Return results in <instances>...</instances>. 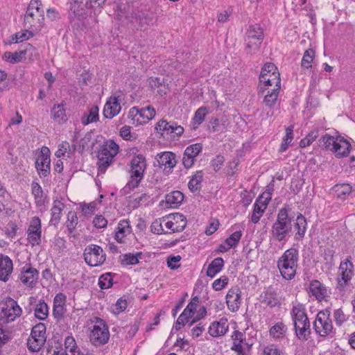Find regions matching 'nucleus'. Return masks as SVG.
<instances>
[{"label": "nucleus", "instance_id": "1", "mask_svg": "<svg viewBox=\"0 0 355 355\" xmlns=\"http://www.w3.org/2000/svg\"><path fill=\"white\" fill-rule=\"evenodd\" d=\"M93 8L91 0H73L71 6L73 25L82 31L92 28L98 23Z\"/></svg>", "mask_w": 355, "mask_h": 355}, {"label": "nucleus", "instance_id": "2", "mask_svg": "<svg viewBox=\"0 0 355 355\" xmlns=\"http://www.w3.org/2000/svg\"><path fill=\"white\" fill-rule=\"evenodd\" d=\"M44 25V11L39 0H31L24 15V26L26 28L39 32Z\"/></svg>", "mask_w": 355, "mask_h": 355}, {"label": "nucleus", "instance_id": "3", "mask_svg": "<svg viewBox=\"0 0 355 355\" xmlns=\"http://www.w3.org/2000/svg\"><path fill=\"white\" fill-rule=\"evenodd\" d=\"M298 252L295 248L286 250L277 261V267L285 279H293L297 268Z\"/></svg>", "mask_w": 355, "mask_h": 355}, {"label": "nucleus", "instance_id": "4", "mask_svg": "<svg viewBox=\"0 0 355 355\" xmlns=\"http://www.w3.org/2000/svg\"><path fill=\"white\" fill-rule=\"evenodd\" d=\"M291 315L297 338L302 341L307 340L311 335V328L304 309L301 306H293Z\"/></svg>", "mask_w": 355, "mask_h": 355}, {"label": "nucleus", "instance_id": "5", "mask_svg": "<svg viewBox=\"0 0 355 355\" xmlns=\"http://www.w3.org/2000/svg\"><path fill=\"white\" fill-rule=\"evenodd\" d=\"M130 179L125 187V189L132 190L137 187L144 178V171L146 168V160L144 155L139 154L134 156L130 162Z\"/></svg>", "mask_w": 355, "mask_h": 355}, {"label": "nucleus", "instance_id": "6", "mask_svg": "<svg viewBox=\"0 0 355 355\" xmlns=\"http://www.w3.org/2000/svg\"><path fill=\"white\" fill-rule=\"evenodd\" d=\"M292 230V220L288 216V209L283 207L279 209L276 221L273 223L271 234L274 239L282 241Z\"/></svg>", "mask_w": 355, "mask_h": 355}, {"label": "nucleus", "instance_id": "7", "mask_svg": "<svg viewBox=\"0 0 355 355\" xmlns=\"http://www.w3.org/2000/svg\"><path fill=\"white\" fill-rule=\"evenodd\" d=\"M119 150V145L113 140L109 139L103 143L98 153V174L105 173L107 168L112 163Z\"/></svg>", "mask_w": 355, "mask_h": 355}, {"label": "nucleus", "instance_id": "8", "mask_svg": "<svg viewBox=\"0 0 355 355\" xmlns=\"http://www.w3.org/2000/svg\"><path fill=\"white\" fill-rule=\"evenodd\" d=\"M200 299L198 296L193 297L188 304L183 312L178 318L175 324V329H180L184 324L189 322L190 318H193L190 325L193 324L197 320L201 319L206 314V309L204 306L201 307L195 316L196 309L199 306Z\"/></svg>", "mask_w": 355, "mask_h": 355}, {"label": "nucleus", "instance_id": "9", "mask_svg": "<svg viewBox=\"0 0 355 355\" xmlns=\"http://www.w3.org/2000/svg\"><path fill=\"white\" fill-rule=\"evenodd\" d=\"M281 87L280 74L277 67L270 62L266 63L259 76V88L264 91L268 87Z\"/></svg>", "mask_w": 355, "mask_h": 355}, {"label": "nucleus", "instance_id": "10", "mask_svg": "<svg viewBox=\"0 0 355 355\" xmlns=\"http://www.w3.org/2000/svg\"><path fill=\"white\" fill-rule=\"evenodd\" d=\"M263 40V31L258 24L249 26L245 39V51L248 54L257 53Z\"/></svg>", "mask_w": 355, "mask_h": 355}, {"label": "nucleus", "instance_id": "11", "mask_svg": "<svg viewBox=\"0 0 355 355\" xmlns=\"http://www.w3.org/2000/svg\"><path fill=\"white\" fill-rule=\"evenodd\" d=\"M156 131L162 137L168 140H175L182 136L184 128L174 121L168 122L164 119L159 120L155 126Z\"/></svg>", "mask_w": 355, "mask_h": 355}, {"label": "nucleus", "instance_id": "12", "mask_svg": "<svg viewBox=\"0 0 355 355\" xmlns=\"http://www.w3.org/2000/svg\"><path fill=\"white\" fill-rule=\"evenodd\" d=\"M46 326L44 323L35 325L28 339L27 346L30 351L36 352L40 351L46 342Z\"/></svg>", "mask_w": 355, "mask_h": 355}, {"label": "nucleus", "instance_id": "13", "mask_svg": "<svg viewBox=\"0 0 355 355\" xmlns=\"http://www.w3.org/2000/svg\"><path fill=\"white\" fill-rule=\"evenodd\" d=\"M121 17H124L130 23L138 24L143 26L150 21L148 15L135 8L132 5H123L120 6Z\"/></svg>", "mask_w": 355, "mask_h": 355}, {"label": "nucleus", "instance_id": "14", "mask_svg": "<svg viewBox=\"0 0 355 355\" xmlns=\"http://www.w3.org/2000/svg\"><path fill=\"white\" fill-rule=\"evenodd\" d=\"M330 315L331 312L327 309L320 311L317 314L313 326L316 334L320 336L325 337L333 331V324Z\"/></svg>", "mask_w": 355, "mask_h": 355}, {"label": "nucleus", "instance_id": "15", "mask_svg": "<svg viewBox=\"0 0 355 355\" xmlns=\"http://www.w3.org/2000/svg\"><path fill=\"white\" fill-rule=\"evenodd\" d=\"M110 338V331L107 325L102 320H98L93 326L89 339L95 346H100L107 343Z\"/></svg>", "mask_w": 355, "mask_h": 355}, {"label": "nucleus", "instance_id": "16", "mask_svg": "<svg viewBox=\"0 0 355 355\" xmlns=\"http://www.w3.org/2000/svg\"><path fill=\"white\" fill-rule=\"evenodd\" d=\"M83 256L85 262L92 267L102 265L106 259V254L103 248L93 244L85 248Z\"/></svg>", "mask_w": 355, "mask_h": 355}, {"label": "nucleus", "instance_id": "17", "mask_svg": "<svg viewBox=\"0 0 355 355\" xmlns=\"http://www.w3.org/2000/svg\"><path fill=\"white\" fill-rule=\"evenodd\" d=\"M165 229L167 234L179 232L182 231L187 225L184 216L180 213H175L164 216Z\"/></svg>", "mask_w": 355, "mask_h": 355}, {"label": "nucleus", "instance_id": "18", "mask_svg": "<svg viewBox=\"0 0 355 355\" xmlns=\"http://www.w3.org/2000/svg\"><path fill=\"white\" fill-rule=\"evenodd\" d=\"M1 313L7 322H12L21 315L22 310L17 301L8 297L3 303Z\"/></svg>", "mask_w": 355, "mask_h": 355}, {"label": "nucleus", "instance_id": "19", "mask_svg": "<svg viewBox=\"0 0 355 355\" xmlns=\"http://www.w3.org/2000/svg\"><path fill=\"white\" fill-rule=\"evenodd\" d=\"M129 114L134 121H137V124H144L155 117V110L150 105L141 109L133 107L130 110Z\"/></svg>", "mask_w": 355, "mask_h": 355}, {"label": "nucleus", "instance_id": "20", "mask_svg": "<svg viewBox=\"0 0 355 355\" xmlns=\"http://www.w3.org/2000/svg\"><path fill=\"white\" fill-rule=\"evenodd\" d=\"M202 150V146L201 144L196 143L190 145L186 148L184 151L182 157V164L186 168H191L198 156Z\"/></svg>", "mask_w": 355, "mask_h": 355}, {"label": "nucleus", "instance_id": "21", "mask_svg": "<svg viewBox=\"0 0 355 355\" xmlns=\"http://www.w3.org/2000/svg\"><path fill=\"white\" fill-rule=\"evenodd\" d=\"M50 157L48 148H42L36 159V168L40 177H46L50 172Z\"/></svg>", "mask_w": 355, "mask_h": 355}, {"label": "nucleus", "instance_id": "22", "mask_svg": "<svg viewBox=\"0 0 355 355\" xmlns=\"http://www.w3.org/2000/svg\"><path fill=\"white\" fill-rule=\"evenodd\" d=\"M353 268V263L348 259L341 261L339 267V275L341 278L338 279L340 289H343L352 279Z\"/></svg>", "mask_w": 355, "mask_h": 355}, {"label": "nucleus", "instance_id": "23", "mask_svg": "<svg viewBox=\"0 0 355 355\" xmlns=\"http://www.w3.org/2000/svg\"><path fill=\"white\" fill-rule=\"evenodd\" d=\"M39 277V272L36 268L31 266V264H26L21 268L20 273V280L21 282L29 287H33L37 282Z\"/></svg>", "mask_w": 355, "mask_h": 355}, {"label": "nucleus", "instance_id": "24", "mask_svg": "<svg viewBox=\"0 0 355 355\" xmlns=\"http://www.w3.org/2000/svg\"><path fill=\"white\" fill-rule=\"evenodd\" d=\"M232 340V345L231 349L236 352L237 355H245L244 352L245 347L248 346L246 343V337L245 334L235 330L231 336Z\"/></svg>", "mask_w": 355, "mask_h": 355}, {"label": "nucleus", "instance_id": "25", "mask_svg": "<svg viewBox=\"0 0 355 355\" xmlns=\"http://www.w3.org/2000/svg\"><path fill=\"white\" fill-rule=\"evenodd\" d=\"M280 89L281 87H269L268 89L264 91H260V88H259L258 94L263 97V104L270 109L274 107L277 101Z\"/></svg>", "mask_w": 355, "mask_h": 355}, {"label": "nucleus", "instance_id": "26", "mask_svg": "<svg viewBox=\"0 0 355 355\" xmlns=\"http://www.w3.org/2000/svg\"><path fill=\"white\" fill-rule=\"evenodd\" d=\"M121 110V107L118 97L111 96L104 106L103 115L106 119H111L119 114Z\"/></svg>", "mask_w": 355, "mask_h": 355}, {"label": "nucleus", "instance_id": "27", "mask_svg": "<svg viewBox=\"0 0 355 355\" xmlns=\"http://www.w3.org/2000/svg\"><path fill=\"white\" fill-rule=\"evenodd\" d=\"M13 263L11 259L3 254H0V281L6 282L12 272Z\"/></svg>", "mask_w": 355, "mask_h": 355}, {"label": "nucleus", "instance_id": "28", "mask_svg": "<svg viewBox=\"0 0 355 355\" xmlns=\"http://www.w3.org/2000/svg\"><path fill=\"white\" fill-rule=\"evenodd\" d=\"M239 288H231L226 295V303L228 309L235 312L239 310L241 304V295Z\"/></svg>", "mask_w": 355, "mask_h": 355}, {"label": "nucleus", "instance_id": "29", "mask_svg": "<svg viewBox=\"0 0 355 355\" xmlns=\"http://www.w3.org/2000/svg\"><path fill=\"white\" fill-rule=\"evenodd\" d=\"M228 330L227 320L222 318L219 321H215L209 327V334L213 337L223 336Z\"/></svg>", "mask_w": 355, "mask_h": 355}, {"label": "nucleus", "instance_id": "30", "mask_svg": "<svg viewBox=\"0 0 355 355\" xmlns=\"http://www.w3.org/2000/svg\"><path fill=\"white\" fill-rule=\"evenodd\" d=\"M65 207V204L62 202V199L56 198L53 200V207L51 208V218L49 221L50 225L56 226L60 221L62 217V211Z\"/></svg>", "mask_w": 355, "mask_h": 355}, {"label": "nucleus", "instance_id": "31", "mask_svg": "<svg viewBox=\"0 0 355 355\" xmlns=\"http://www.w3.org/2000/svg\"><path fill=\"white\" fill-rule=\"evenodd\" d=\"M157 160L161 166H164V168H173L177 164L176 155L172 152H163L157 154Z\"/></svg>", "mask_w": 355, "mask_h": 355}, {"label": "nucleus", "instance_id": "32", "mask_svg": "<svg viewBox=\"0 0 355 355\" xmlns=\"http://www.w3.org/2000/svg\"><path fill=\"white\" fill-rule=\"evenodd\" d=\"M34 50V47L33 45L30 44H26L25 46V49L24 50H21L19 52H6L3 54V58L10 63H17L21 61L23 58H24L25 55L27 52L31 51Z\"/></svg>", "mask_w": 355, "mask_h": 355}, {"label": "nucleus", "instance_id": "33", "mask_svg": "<svg viewBox=\"0 0 355 355\" xmlns=\"http://www.w3.org/2000/svg\"><path fill=\"white\" fill-rule=\"evenodd\" d=\"M309 293L319 301L327 296L326 287L318 280H313L309 284Z\"/></svg>", "mask_w": 355, "mask_h": 355}, {"label": "nucleus", "instance_id": "34", "mask_svg": "<svg viewBox=\"0 0 355 355\" xmlns=\"http://www.w3.org/2000/svg\"><path fill=\"white\" fill-rule=\"evenodd\" d=\"M350 148V144L343 137L338 136L335 148H333V153L337 157L341 158L347 157L349 155Z\"/></svg>", "mask_w": 355, "mask_h": 355}, {"label": "nucleus", "instance_id": "35", "mask_svg": "<svg viewBox=\"0 0 355 355\" xmlns=\"http://www.w3.org/2000/svg\"><path fill=\"white\" fill-rule=\"evenodd\" d=\"M64 355H89L87 354H85L80 350L73 336H68L66 337L64 339Z\"/></svg>", "mask_w": 355, "mask_h": 355}, {"label": "nucleus", "instance_id": "36", "mask_svg": "<svg viewBox=\"0 0 355 355\" xmlns=\"http://www.w3.org/2000/svg\"><path fill=\"white\" fill-rule=\"evenodd\" d=\"M116 230L115 239L119 243H123L124 238L131 232L129 222L126 220H121L118 224Z\"/></svg>", "mask_w": 355, "mask_h": 355}, {"label": "nucleus", "instance_id": "37", "mask_svg": "<svg viewBox=\"0 0 355 355\" xmlns=\"http://www.w3.org/2000/svg\"><path fill=\"white\" fill-rule=\"evenodd\" d=\"M267 207L266 203H263L261 202V199H257L256 200L251 217V221L253 223H257L259 221Z\"/></svg>", "mask_w": 355, "mask_h": 355}, {"label": "nucleus", "instance_id": "38", "mask_svg": "<svg viewBox=\"0 0 355 355\" xmlns=\"http://www.w3.org/2000/svg\"><path fill=\"white\" fill-rule=\"evenodd\" d=\"M166 203L171 207H178L184 200V195L180 191H174L166 196Z\"/></svg>", "mask_w": 355, "mask_h": 355}, {"label": "nucleus", "instance_id": "39", "mask_svg": "<svg viewBox=\"0 0 355 355\" xmlns=\"http://www.w3.org/2000/svg\"><path fill=\"white\" fill-rule=\"evenodd\" d=\"M223 266L224 261L221 257L214 259L207 268V275L210 277H214L223 269Z\"/></svg>", "mask_w": 355, "mask_h": 355}, {"label": "nucleus", "instance_id": "40", "mask_svg": "<svg viewBox=\"0 0 355 355\" xmlns=\"http://www.w3.org/2000/svg\"><path fill=\"white\" fill-rule=\"evenodd\" d=\"M51 113L52 119L58 123H64L67 119L62 104L55 105Z\"/></svg>", "mask_w": 355, "mask_h": 355}, {"label": "nucleus", "instance_id": "41", "mask_svg": "<svg viewBox=\"0 0 355 355\" xmlns=\"http://www.w3.org/2000/svg\"><path fill=\"white\" fill-rule=\"evenodd\" d=\"M287 331L286 326L282 322H279L274 324L270 329V335L275 339L284 338Z\"/></svg>", "mask_w": 355, "mask_h": 355}, {"label": "nucleus", "instance_id": "42", "mask_svg": "<svg viewBox=\"0 0 355 355\" xmlns=\"http://www.w3.org/2000/svg\"><path fill=\"white\" fill-rule=\"evenodd\" d=\"M306 225L307 223L304 216L302 214L297 216L295 224V228L297 230V232L296 233L297 239H300L304 237L306 230Z\"/></svg>", "mask_w": 355, "mask_h": 355}, {"label": "nucleus", "instance_id": "43", "mask_svg": "<svg viewBox=\"0 0 355 355\" xmlns=\"http://www.w3.org/2000/svg\"><path fill=\"white\" fill-rule=\"evenodd\" d=\"M49 314V308L47 304L42 300H40L35 309V315L37 318L43 320H45Z\"/></svg>", "mask_w": 355, "mask_h": 355}, {"label": "nucleus", "instance_id": "44", "mask_svg": "<svg viewBox=\"0 0 355 355\" xmlns=\"http://www.w3.org/2000/svg\"><path fill=\"white\" fill-rule=\"evenodd\" d=\"M202 178V171H196L188 183L189 189L193 192L198 191L200 189Z\"/></svg>", "mask_w": 355, "mask_h": 355}, {"label": "nucleus", "instance_id": "45", "mask_svg": "<svg viewBox=\"0 0 355 355\" xmlns=\"http://www.w3.org/2000/svg\"><path fill=\"white\" fill-rule=\"evenodd\" d=\"M98 119V107L93 106L89 112L88 114H84L82 116V123L83 125H88L90 123L96 122Z\"/></svg>", "mask_w": 355, "mask_h": 355}, {"label": "nucleus", "instance_id": "46", "mask_svg": "<svg viewBox=\"0 0 355 355\" xmlns=\"http://www.w3.org/2000/svg\"><path fill=\"white\" fill-rule=\"evenodd\" d=\"M37 32H34L33 30H29L26 28V30L18 32L14 34L12 36V43H18L21 42L25 40H28L30 37H32L35 33Z\"/></svg>", "mask_w": 355, "mask_h": 355}, {"label": "nucleus", "instance_id": "47", "mask_svg": "<svg viewBox=\"0 0 355 355\" xmlns=\"http://www.w3.org/2000/svg\"><path fill=\"white\" fill-rule=\"evenodd\" d=\"M315 57V51L311 49H307L305 51L302 62H301V66L303 69H309L312 66V62L313 61Z\"/></svg>", "mask_w": 355, "mask_h": 355}, {"label": "nucleus", "instance_id": "48", "mask_svg": "<svg viewBox=\"0 0 355 355\" xmlns=\"http://www.w3.org/2000/svg\"><path fill=\"white\" fill-rule=\"evenodd\" d=\"M78 222V218L76 213L73 211H69L67 214V220L65 223V225L70 234H71L76 229Z\"/></svg>", "mask_w": 355, "mask_h": 355}, {"label": "nucleus", "instance_id": "49", "mask_svg": "<svg viewBox=\"0 0 355 355\" xmlns=\"http://www.w3.org/2000/svg\"><path fill=\"white\" fill-rule=\"evenodd\" d=\"M164 223V217L155 220L150 225L151 232L157 234H167V230L165 229Z\"/></svg>", "mask_w": 355, "mask_h": 355}, {"label": "nucleus", "instance_id": "50", "mask_svg": "<svg viewBox=\"0 0 355 355\" xmlns=\"http://www.w3.org/2000/svg\"><path fill=\"white\" fill-rule=\"evenodd\" d=\"M242 236L241 231H236L226 239L225 243L228 248H232L236 247Z\"/></svg>", "mask_w": 355, "mask_h": 355}, {"label": "nucleus", "instance_id": "51", "mask_svg": "<svg viewBox=\"0 0 355 355\" xmlns=\"http://www.w3.org/2000/svg\"><path fill=\"white\" fill-rule=\"evenodd\" d=\"M226 117L223 116L220 119H214L211 122L212 130L214 132H223L227 128Z\"/></svg>", "mask_w": 355, "mask_h": 355}, {"label": "nucleus", "instance_id": "52", "mask_svg": "<svg viewBox=\"0 0 355 355\" xmlns=\"http://www.w3.org/2000/svg\"><path fill=\"white\" fill-rule=\"evenodd\" d=\"M207 109L205 107H201L198 108L194 114L193 118V123L199 125H200L205 120L206 115L207 114Z\"/></svg>", "mask_w": 355, "mask_h": 355}, {"label": "nucleus", "instance_id": "53", "mask_svg": "<svg viewBox=\"0 0 355 355\" xmlns=\"http://www.w3.org/2000/svg\"><path fill=\"white\" fill-rule=\"evenodd\" d=\"M322 141L324 148L333 152V148H335L336 142L338 141V137H335L326 134L322 137Z\"/></svg>", "mask_w": 355, "mask_h": 355}, {"label": "nucleus", "instance_id": "54", "mask_svg": "<svg viewBox=\"0 0 355 355\" xmlns=\"http://www.w3.org/2000/svg\"><path fill=\"white\" fill-rule=\"evenodd\" d=\"M334 319L336 326L341 327L348 318L341 309H338L334 311Z\"/></svg>", "mask_w": 355, "mask_h": 355}, {"label": "nucleus", "instance_id": "55", "mask_svg": "<svg viewBox=\"0 0 355 355\" xmlns=\"http://www.w3.org/2000/svg\"><path fill=\"white\" fill-rule=\"evenodd\" d=\"M42 230H28V240L33 245H39L41 241Z\"/></svg>", "mask_w": 355, "mask_h": 355}, {"label": "nucleus", "instance_id": "56", "mask_svg": "<svg viewBox=\"0 0 355 355\" xmlns=\"http://www.w3.org/2000/svg\"><path fill=\"white\" fill-rule=\"evenodd\" d=\"M127 301L121 297L112 306V312L115 315H118L127 308Z\"/></svg>", "mask_w": 355, "mask_h": 355}, {"label": "nucleus", "instance_id": "57", "mask_svg": "<svg viewBox=\"0 0 355 355\" xmlns=\"http://www.w3.org/2000/svg\"><path fill=\"white\" fill-rule=\"evenodd\" d=\"M318 137V131H311L309 135L300 141V146L305 148L311 145Z\"/></svg>", "mask_w": 355, "mask_h": 355}, {"label": "nucleus", "instance_id": "58", "mask_svg": "<svg viewBox=\"0 0 355 355\" xmlns=\"http://www.w3.org/2000/svg\"><path fill=\"white\" fill-rule=\"evenodd\" d=\"M98 285L101 289H107L112 286V277L110 273H106L100 277Z\"/></svg>", "mask_w": 355, "mask_h": 355}, {"label": "nucleus", "instance_id": "59", "mask_svg": "<svg viewBox=\"0 0 355 355\" xmlns=\"http://www.w3.org/2000/svg\"><path fill=\"white\" fill-rule=\"evenodd\" d=\"M139 255H141V253H137V254H125L123 255L122 263L124 265H135L139 263L138 256Z\"/></svg>", "mask_w": 355, "mask_h": 355}, {"label": "nucleus", "instance_id": "60", "mask_svg": "<svg viewBox=\"0 0 355 355\" xmlns=\"http://www.w3.org/2000/svg\"><path fill=\"white\" fill-rule=\"evenodd\" d=\"M228 283V278L226 276H222L219 279H216L213 284H212V288L215 291H220L223 288L225 287V286Z\"/></svg>", "mask_w": 355, "mask_h": 355}, {"label": "nucleus", "instance_id": "61", "mask_svg": "<svg viewBox=\"0 0 355 355\" xmlns=\"http://www.w3.org/2000/svg\"><path fill=\"white\" fill-rule=\"evenodd\" d=\"M181 260V257L180 255L177 256H169L167 258V266L171 270H175L180 266L179 262Z\"/></svg>", "mask_w": 355, "mask_h": 355}, {"label": "nucleus", "instance_id": "62", "mask_svg": "<svg viewBox=\"0 0 355 355\" xmlns=\"http://www.w3.org/2000/svg\"><path fill=\"white\" fill-rule=\"evenodd\" d=\"M336 192L338 197L341 198L343 196L349 195L352 192V187L348 184H343L336 186Z\"/></svg>", "mask_w": 355, "mask_h": 355}, {"label": "nucleus", "instance_id": "63", "mask_svg": "<svg viewBox=\"0 0 355 355\" xmlns=\"http://www.w3.org/2000/svg\"><path fill=\"white\" fill-rule=\"evenodd\" d=\"M148 198L149 196L147 194L143 193L140 196L135 198L131 202V205L134 209H136L139 206L142 205L143 204H146V202L148 200Z\"/></svg>", "mask_w": 355, "mask_h": 355}, {"label": "nucleus", "instance_id": "64", "mask_svg": "<svg viewBox=\"0 0 355 355\" xmlns=\"http://www.w3.org/2000/svg\"><path fill=\"white\" fill-rule=\"evenodd\" d=\"M69 148L70 145L67 141H62L58 145V149L55 154L58 157L64 156L69 150Z\"/></svg>", "mask_w": 355, "mask_h": 355}]
</instances>
